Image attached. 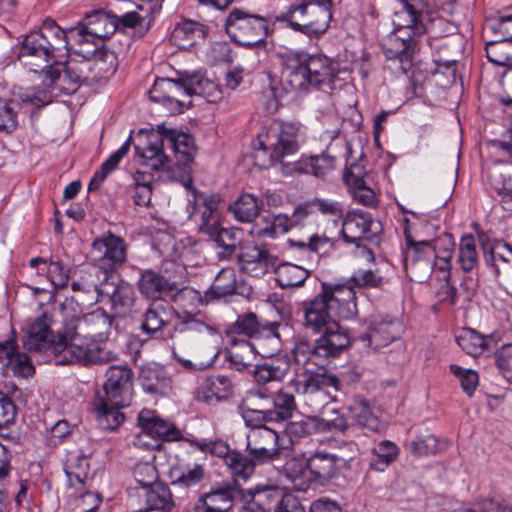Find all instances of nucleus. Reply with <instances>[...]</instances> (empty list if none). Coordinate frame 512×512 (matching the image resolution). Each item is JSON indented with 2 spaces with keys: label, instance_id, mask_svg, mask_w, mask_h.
<instances>
[{
  "label": "nucleus",
  "instance_id": "1",
  "mask_svg": "<svg viewBox=\"0 0 512 512\" xmlns=\"http://www.w3.org/2000/svg\"><path fill=\"white\" fill-rule=\"evenodd\" d=\"M304 326L314 333L336 335L343 338V346L349 348L351 336L339 324V319H348L356 312V295L352 286L322 283V289L313 299L303 303Z\"/></svg>",
  "mask_w": 512,
  "mask_h": 512
},
{
  "label": "nucleus",
  "instance_id": "2",
  "mask_svg": "<svg viewBox=\"0 0 512 512\" xmlns=\"http://www.w3.org/2000/svg\"><path fill=\"white\" fill-rule=\"evenodd\" d=\"M170 148L175 156L177 168L172 171L171 178L178 181L188 192H199L193 187V177L189 165L197 153L195 139L189 132L169 128L165 123L157 125L156 132L147 136L143 148L135 146L136 152L142 159V164L152 170H160L169 161L164 148Z\"/></svg>",
  "mask_w": 512,
  "mask_h": 512
},
{
  "label": "nucleus",
  "instance_id": "3",
  "mask_svg": "<svg viewBox=\"0 0 512 512\" xmlns=\"http://www.w3.org/2000/svg\"><path fill=\"white\" fill-rule=\"evenodd\" d=\"M402 8L394 14V30L383 48L388 69L407 74L413 67L416 37L428 32L425 0H397Z\"/></svg>",
  "mask_w": 512,
  "mask_h": 512
},
{
  "label": "nucleus",
  "instance_id": "4",
  "mask_svg": "<svg viewBox=\"0 0 512 512\" xmlns=\"http://www.w3.org/2000/svg\"><path fill=\"white\" fill-rule=\"evenodd\" d=\"M111 324V317L103 309L66 321L64 332L68 342V356L57 363L94 365L114 360L115 354L112 351L96 344L107 339Z\"/></svg>",
  "mask_w": 512,
  "mask_h": 512
},
{
  "label": "nucleus",
  "instance_id": "5",
  "mask_svg": "<svg viewBox=\"0 0 512 512\" xmlns=\"http://www.w3.org/2000/svg\"><path fill=\"white\" fill-rule=\"evenodd\" d=\"M67 42L64 29L51 17L37 31L23 35L17 45L16 59L29 72L55 79L58 59L64 57Z\"/></svg>",
  "mask_w": 512,
  "mask_h": 512
},
{
  "label": "nucleus",
  "instance_id": "6",
  "mask_svg": "<svg viewBox=\"0 0 512 512\" xmlns=\"http://www.w3.org/2000/svg\"><path fill=\"white\" fill-rule=\"evenodd\" d=\"M281 58L286 84L293 92L307 94L324 87L332 88L337 79V64L323 53L294 50Z\"/></svg>",
  "mask_w": 512,
  "mask_h": 512
},
{
  "label": "nucleus",
  "instance_id": "7",
  "mask_svg": "<svg viewBox=\"0 0 512 512\" xmlns=\"http://www.w3.org/2000/svg\"><path fill=\"white\" fill-rule=\"evenodd\" d=\"M301 127L299 122L273 121L257 135L254 148L267 155L271 165L281 163L283 175L310 174V156L303 154L297 161L281 162L285 156L298 151Z\"/></svg>",
  "mask_w": 512,
  "mask_h": 512
},
{
  "label": "nucleus",
  "instance_id": "8",
  "mask_svg": "<svg viewBox=\"0 0 512 512\" xmlns=\"http://www.w3.org/2000/svg\"><path fill=\"white\" fill-rule=\"evenodd\" d=\"M105 376L103 389L95 395L94 407L99 425L113 430L125 419L120 409L129 405L133 372L128 366L113 365Z\"/></svg>",
  "mask_w": 512,
  "mask_h": 512
},
{
  "label": "nucleus",
  "instance_id": "9",
  "mask_svg": "<svg viewBox=\"0 0 512 512\" xmlns=\"http://www.w3.org/2000/svg\"><path fill=\"white\" fill-rule=\"evenodd\" d=\"M269 24L266 17L234 8L225 19L224 29L233 43L251 49L266 45V38L273 31Z\"/></svg>",
  "mask_w": 512,
  "mask_h": 512
},
{
  "label": "nucleus",
  "instance_id": "10",
  "mask_svg": "<svg viewBox=\"0 0 512 512\" xmlns=\"http://www.w3.org/2000/svg\"><path fill=\"white\" fill-rule=\"evenodd\" d=\"M342 342L343 338L338 335L332 340L327 335H320L313 344L308 339L299 337L295 341L292 354L297 364H313L325 368L348 349Z\"/></svg>",
  "mask_w": 512,
  "mask_h": 512
},
{
  "label": "nucleus",
  "instance_id": "11",
  "mask_svg": "<svg viewBox=\"0 0 512 512\" xmlns=\"http://www.w3.org/2000/svg\"><path fill=\"white\" fill-rule=\"evenodd\" d=\"M340 380L334 374L309 373L294 380L296 393L302 397L304 404L312 411H319L333 399L329 388L340 389Z\"/></svg>",
  "mask_w": 512,
  "mask_h": 512
},
{
  "label": "nucleus",
  "instance_id": "12",
  "mask_svg": "<svg viewBox=\"0 0 512 512\" xmlns=\"http://www.w3.org/2000/svg\"><path fill=\"white\" fill-rule=\"evenodd\" d=\"M23 345L29 351H49L58 357L56 362L68 356V342L64 329L57 336L52 335L50 320L46 314L37 317L28 327Z\"/></svg>",
  "mask_w": 512,
  "mask_h": 512
},
{
  "label": "nucleus",
  "instance_id": "13",
  "mask_svg": "<svg viewBox=\"0 0 512 512\" xmlns=\"http://www.w3.org/2000/svg\"><path fill=\"white\" fill-rule=\"evenodd\" d=\"M407 249L404 255V267L411 280L422 282L432 272L435 263V251L431 240L416 239L408 227L404 229Z\"/></svg>",
  "mask_w": 512,
  "mask_h": 512
},
{
  "label": "nucleus",
  "instance_id": "14",
  "mask_svg": "<svg viewBox=\"0 0 512 512\" xmlns=\"http://www.w3.org/2000/svg\"><path fill=\"white\" fill-rule=\"evenodd\" d=\"M90 255L94 264L107 277L108 272L115 271L126 261V245L121 237L107 232L93 240Z\"/></svg>",
  "mask_w": 512,
  "mask_h": 512
},
{
  "label": "nucleus",
  "instance_id": "15",
  "mask_svg": "<svg viewBox=\"0 0 512 512\" xmlns=\"http://www.w3.org/2000/svg\"><path fill=\"white\" fill-rule=\"evenodd\" d=\"M58 63L60 65L57 67L55 79L43 77L42 82L48 88L69 95L75 93L83 84H92L90 68L85 61L78 62L63 57L58 59Z\"/></svg>",
  "mask_w": 512,
  "mask_h": 512
},
{
  "label": "nucleus",
  "instance_id": "16",
  "mask_svg": "<svg viewBox=\"0 0 512 512\" xmlns=\"http://www.w3.org/2000/svg\"><path fill=\"white\" fill-rule=\"evenodd\" d=\"M381 231V224L369 213L352 210L348 211L343 218L341 236L347 243L374 241Z\"/></svg>",
  "mask_w": 512,
  "mask_h": 512
},
{
  "label": "nucleus",
  "instance_id": "17",
  "mask_svg": "<svg viewBox=\"0 0 512 512\" xmlns=\"http://www.w3.org/2000/svg\"><path fill=\"white\" fill-rule=\"evenodd\" d=\"M218 337V330L214 326L191 313L179 316L171 334V339L178 344H204Z\"/></svg>",
  "mask_w": 512,
  "mask_h": 512
},
{
  "label": "nucleus",
  "instance_id": "18",
  "mask_svg": "<svg viewBox=\"0 0 512 512\" xmlns=\"http://www.w3.org/2000/svg\"><path fill=\"white\" fill-rule=\"evenodd\" d=\"M278 322L259 321L253 312H247L237 317L236 321L226 329L228 336L240 335L256 341L266 339L275 344L279 342Z\"/></svg>",
  "mask_w": 512,
  "mask_h": 512
},
{
  "label": "nucleus",
  "instance_id": "19",
  "mask_svg": "<svg viewBox=\"0 0 512 512\" xmlns=\"http://www.w3.org/2000/svg\"><path fill=\"white\" fill-rule=\"evenodd\" d=\"M97 301L110 305L115 316H125L135 299V292L129 283L119 281L118 283L107 277L99 283L97 288Z\"/></svg>",
  "mask_w": 512,
  "mask_h": 512
},
{
  "label": "nucleus",
  "instance_id": "20",
  "mask_svg": "<svg viewBox=\"0 0 512 512\" xmlns=\"http://www.w3.org/2000/svg\"><path fill=\"white\" fill-rule=\"evenodd\" d=\"M278 441L276 431L267 426H257L247 434L246 449L258 463H264L280 455Z\"/></svg>",
  "mask_w": 512,
  "mask_h": 512
},
{
  "label": "nucleus",
  "instance_id": "21",
  "mask_svg": "<svg viewBox=\"0 0 512 512\" xmlns=\"http://www.w3.org/2000/svg\"><path fill=\"white\" fill-rule=\"evenodd\" d=\"M220 203V194H191L187 209L191 218H200V232L212 233L215 225L219 224Z\"/></svg>",
  "mask_w": 512,
  "mask_h": 512
},
{
  "label": "nucleus",
  "instance_id": "22",
  "mask_svg": "<svg viewBox=\"0 0 512 512\" xmlns=\"http://www.w3.org/2000/svg\"><path fill=\"white\" fill-rule=\"evenodd\" d=\"M237 262L241 272L260 278L273 270L277 258L263 247L247 245L237 255Z\"/></svg>",
  "mask_w": 512,
  "mask_h": 512
},
{
  "label": "nucleus",
  "instance_id": "23",
  "mask_svg": "<svg viewBox=\"0 0 512 512\" xmlns=\"http://www.w3.org/2000/svg\"><path fill=\"white\" fill-rule=\"evenodd\" d=\"M347 460L342 456H333L331 452L326 450L314 451L307 458L311 481L321 485L328 483L338 475L341 466H344Z\"/></svg>",
  "mask_w": 512,
  "mask_h": 512
},
{
  "label": "nucleus",
  "instance_id": "24",
  "mask_svg": "<svg viewBox=\"0 0 512 512\" xmlns=\"http://www.w3.org/2000/svg\"><path fill=\"white\" fill-rule=\"evenodd\" d=\"M402 330V324L397 319L374 318L362 340L366 341L369 347L378 350L395 341L401 335Z\"/></svg>",
  "mask_w": 512,
  "mask_h": 512
},
{
  "label": "nucleus",
  "instance_id": "25",
  "mask_svg": "<svg viewBox=\"0 0 512 512\" xmlns=\"http://www.w3.org/2000/svg\"><path fill=\"white\" fill-rule=\"evenodd\" d=\"M64 41L67 42L64 57L72 53L82 57V61H91L105 46L104 40H98L74 27L64 29Z\"/></svg>",
  "mask_w": 512,
  "mask_h": 512
},
{
  "label": "nucleus",
  "instance_id": "26",
  "mask_svg": "<svg viewBox=\"0 0 512 512\" xmlns=\"http://www.w3.org/2000/svg\"><path fill=\"white\" fill-rule=\"evenodd\" d=\"M234 394L232 380L226 375L206 377L195 391V399L208 405L231 398Z\"/></svg>",
  "mask_w": 512,
  "mask_h": 512
},
{
  "label": "nucleus",
  "instance_id": "27",
  "mask_svg": "<svg viewBox=\"0 0 512 512\" xmlns=\"http://www.w3.org/2000/svg\"><path fill=\"white\" fill-rule=\"evenodd\" d=\"M239 494L236 485H223L217 489H213L199 497L194 504L196 512H227L234 502V498Z\"/></svg>",
  "mask_w": 512,
  "mask_h": 512
},
{
  "label": "nucleus",
  "instance_id": "28",
  "mask_svg": "<svg viewBox=\"0 0 512 512\" xmlns=\"http://www.w3.org/2000/svg\"><path fill=\"white\" fill-rule=\"evenodd\" d=\"M137 285L142 296L154 301L164 300L176 290L174 282L152 269L141 271Z\"/></svg>",
  "mask_w": 512,
  "mask_h": 512
},
{
  "label": "nucleus",
  "instance_id": "29",
  "mask_svg": "<svg viewBox=\"0 0 512 512\" xmlns=\"http://www.w3.org/2000/svg\"><path fill=\"white\" fill-rule=\"evenodd\" d=\"M138 422L142 431L154 438L163 441L186 439L173 423L158 417L150 410H142L138 415Z\"/></svg>",
  "mask_w": 512,
  "mask_h": 512
},
{
  "label": "nucleus",
  "instance_id": "30",
  "mask_svg": "<svg viewBox=\"0 0 512 512\" xmlns=\"http://www.w3.org/2000/svg\"><path fill=\"white\" fill-rule=\"evenodd\" d=\"M348 410L352 420L360 427L378 434L384 432L386 424L379 417V409L365 398L356 396Z\"/></svg>",
  "mask_w": 512,
  "mask_h": 512
},
{
  "label": "nucleus",
  "instance_id": "31",
  "mask_svg": "<svg viewBox=\"0 0 512 512\" xmlns=\"http://www.w3.org/2000/svg\"><path fill=\"white\" fill-rule=\"evenodd\" d=\"M114 21L113 14L107 13L104 9H95L87 12L74 28H78L98 40H105L116 32Z\"/></svg>",
  "mask_w": 512,
  "mask_h": 512
},
{
  "label": "nucleus",
  "instance_id": "32",
  "mask_svg": "<svg viewBox=\"0 0 512 512\" xmlns=\"http://www.w3.org/2000/svg\"><path fill=\"white\" fill-rule=\"evenodd\" d=\"M290 370V361L286 356L270 358L254 366L252 376L257 385L281 382Z\"/></svg>",
  "mask_w": 512,
  "mask_h": 512
},
{
  "label": "nucleus",
  "instance_id": "33",
  "mask_svg": "<svg viewBox=\"0 0 512 512\" xmlns=\"http://www.w3.org/2000/svg\"><path fill=\"white\" fill-rule=\"evenodd\" d=\"M89 66L92 83H100L111 78L118 69L117 54L106 45L98 51L91 61H85Z\"/></svg>",
  "mask_w": 512,
  "mask_h": 512
},
{
  "label": "nucleus",
  "instance_id": "34",
  "mask_svg": "<svg viewBox=\"0 0 512 512\" xmlns=\"http://www.w3.org/2000/svg\"><path fill=\"white\" fill-rule=\"evenodd\" d=\"M141 385L149 394L167 396L172 392V380L162 367H144L140 373Z\"/></svg>",
  "mask_w": 512,
  "mask_h": 512
},
{
  "label": "nucleus",
  "instance_id": "35",
  "mask_svg": "<svg viewBox=\"0 0 512 512\" xmlns=\"http://www.w3.org/2000/svg\"><path fill=\"white\" fill-rule=\"evenodd\" d=\"M320 213L323 216L340 219L343 217L344 206L338 201L315 197L296 206V216H304Z\"/></svg>",
  "mask_w": 512,
  "mask_h": 512
},
{
  "label": "nucleus",
  "instance_id": "36",
  "mask_svg": "<svg viewBox=\"0 0 512 512\" xmlns=\"http://www.w3.org/2000/svg\"><path fill=\"white\" fill-rule=\"evenodd\" d=\"M485 53L490 63L506 68L502 73V77L512 71V37L486 42Z\"/></svg>",
  "mask_w": 512,
  "mask_h": 512
},
{
  "label": "nucleus",
  "instance_id": "37",
  "mask_svg": "<svg viewBox=\"0 0 512 512\" xmlns=\"http://www.w3.org/2000/svg\"><path fill=\"white\" fill-rule=\"evenodd\" d=\"M312 3L317 5L316 10L313 13L316 15V19L309 21L308 23L301 24L299 33H302L308 37L319 36L324 34L330 25L332 19V6L333 0H310Z\"/></svg>",
  "mask_w": 512,
  "mask_h": 512
},
{
  "label": "nucleus",
  "instance_id": "38",
  "mask_svg": "<svg viewBox=\"0 0 512 512\" xmlns=\"http://www.w3.org/2000/svg\"><path fill=\"white\" fill-rule=\"evenodd\" d=\"M207 34V27L200 22L190 19H183L176 24L172 38L181 48L195 45L199 40H204Z\"/></svg>",
  "mask_w": 512,
  "mask_h": 512
},
{
  "label": "nucleus",
  "instance_id": "39",
  "mask_svg": "<svg viewBox=\"0 0 512 512\" xmlns=\"http://www.w3.org/2000/svg\"><path fill=\"white\" fill-rule=\"evenodd\" d=\"M262 206V199L254 194H241L236 201L229 205V211L237 221L250 223L259 216Z\"/></svg>",
  "mask_w": 512,
  "mask_h": 512
},
{
  "label": "nucleus",
  "instance_id": "40",
  "mask_svg": "<svg viewBox=\"0 0 512 512\" xmlns=\"http://www.w3.org/2000/svg\"><path fill=\"white\" fill-rule=\"evenodd\" d=\"M186 95H201L209 102L221 99L222 92L218 84L199 72L186 74Z\"/></svg>",
  "mask_w": 512,
  "mask_h": 512
},
{
  "label": "nucleus",
  "instance_id": "41",
  "mask_svg": "<svg viewBox=\"0 0 512 512\" xmlns=\"http://www.w3.org/2000/svg\"><path fill=\"white\" fill-rule=\"evenodd\" d=\"M130 138H128L116 151H114L94 172L88 184L87 192L98 190L106 178L117 169L120 161L128 153Z\"/></svg>",
  "mask_w": 512,
  "mask_h": 512
},
{
  "label": "nucleus",
  "instance_id": "42",
  "mask_svg": "<svg viewBox=\"0 0 512 512\" xmlns=\"http://www.w3.org/2000/svg\"><path fill=\"white\" fill-rule=\"evenodd\" d=\"M275 280L281 288L299 287L309 277V272L301 266L292 263H281L273 268Z\"/></svg>",
  "mask_w": 512,
  "mask_h": 512
},
{
  "label": "nucleus",
  "instance_id": "43",
  "mask_svg": "<svg viewBox=\"0 0 512 512\" xmlns=\"http://www.w3.org/2000/svg\"><path fill=\"white\" fill-rule=\"evenodd\" d=\"M283 472L287 479L291 481L293 487L299 491H305L312 482L307 458H290L284 464Z\"/></svg>",
  "mask_w": 512,
  "mask_h": 512
},
{
  "label": "nucleus",
  "instance_id": "44",
  "mask_svg": "<svg viewBox=\"0 0 512 512\" xmlns=\"http://www.w3.org/2000/svg\"><path fill=\"white\" fill-rule=\"evenodd\" d=\"M212 233H206L214 239L218 247L223 249L220 258L230 257L237 249L242 239V230L238 228H222L220 223L215 225Z\"/></svg>",
  "mask_w": 512,
  "mask_h": 512
},
{
  "label": "nucleus",
  "instance_id": "45",
  "mask_svg": "<svg viewBox=\"0 0 512 512\" xmlns=\"http://www.w3.org/2000/svg\"><path fill=\"white\" fill-rule=\"evenodd\" d=\"M255 354V345L249 341L241 340L239 342H233L232 347L227 352L226 359L233 369L242 372L252 365Z\"/></svg>",
  "mask_w": 512,
  "mask_h": 512
},
{
  "label": "nucleus",
  "instance_id": "46",
  "mask_svg": "<svg viewBox=\"0 0 512 512\" xmlns=\"http://www.w3.org/2000/svg\"><path fill=\"white\" fill-rule=\"evenodd\" d=\"M173 95H186V75L178 79L156 78L149 90V98L153 102Z\"/></svg>",
  "mask_w": 512,
  "mask_h": 512
},
{
  "label": "nucleus",
  "instance_id": "47",
  "mask_svg": "<svg viewBox=\"0 0 512 512\" xmlns=\"http://www.w3.org/2000/svg\"><path fill=\"white\" fill-rule=\"evenodd\" d=\"M169 324L168 307L163 304H151L142 316L141 330L154 335Z\"/></svg>",
  "mask_w": 512,
  "mask_h": 512
},
{
  "label": "nucleus",
  "instance_id": "48",
  "mask_svg": "<svg viewBox=\"0 0 512 512\" xmlns=\"http://www.w3.org/2000/svg\"><path fill=\"white\" fill-rule=\"evenodd\" d=\"M256 463H258L257 460L250 455L246 456L233 450L232 454L226 459L225 466L235 481H246L253 475Z\"/></svg>",
  "mask_w": 512,
  "mask_h": 512
},
{
  "label": "nucleus",
  "instance_id": "49",
  "mask_svg": "<svg viewBox=\"0 0 512 512\" xmlns=\"http://www.w3.org/2000/svg\"><path fill=\"white\" fill-rule=\"evenodd\" d=\"M139 497H144L148 505L146 509H161L168 511L173 506L172 494L169 488L161 482L138 492Z\"/></svg>",
  "mask_w": 512,
  "mask_h": 512
},
{
  "label": "nucleus",
  "instance_id": "50",
  "mask_svg": "<svg viewBox=\"0 0 512 512\" xmlns=\"http://www.w3.org/2000/svg\"><path fill=\"white\" fill-rule=\"evenodd\" d=\"M295 398L292 394L278 391L272 398V406L266 407L268 419L273 421H284L292 417L296 410Z\"/></svg>",
  "mask_w": 512,
  "mask_h": 512
},
{
  "label": "nucleus",
  "instance_id": "51",
  "mask_svg": "<svg viewBox=\"0 0 512 512\" xmlns=\"http://www.w3.org/2000/svg\"><path fill=\"white\" fill-rule=\"evenodd\" d=\"M398 455L397 445L392 441L383 440L372 449L370 468L375 471H384L397 459Z\"/></svg>",
  "mask_w": 512,
  "mask_h": 512
},
{
  "label": "nucleus",
  "instance_id": "52",
  "mask_svg": "<svg viewBox=\"0 0 512 512\" xmlns=\"http://www.w3.org/2000/svg\"><path fill=\"white\" fill-rule=\"evenodd\" d=\"M20 103L12 98L0 97V132L11 134L19 125Z\"/></svg>",
  "mask_w": 512,
  "mask_h": 512
},
{
  "label": "nucleus",
  "instance_id": "53",
  "mask_svg": "<svg viewBox=\"0 0 512 512\" xmlns=\"http://www.w3.org/2000/svg\"><path fill=\"white\" fill-rule=\"evenodd\" d=\"M428 44L431 48L435 49L436 52L433 54V64L434 68L431 69V73L435 74H443L447 76L455 77L457 60L442 57L440 52L443 49H446L448 45L443 43L441 40L435 38H428Z\"/></svg>",
  "mask_w": 512,
  "mask_h": 512
},
{
  "label": "nucleus",
  "instance_id": "54",
  "mask_svg": "<svg viewBox=\"0 0 512 512\" xmlns=\"http://www.w3.org/2000/svg\"><path fill=\"white\" fill-rule=\"evenodd\" d=\"M460 348L471 356H478L487 348L486 339L474 329H464L456 338Z\"/></svg>",
  "mask_w": 512,
  "mask_h": 512
},
{
  "label": "nucleus",
  "instance_id": "55",
  "mask_svg": "<svg viewBox=\"0 0 512 512\" xmlns=\"http://www.w3.org/2000/svg\"><path fill=\"white\" fill-rule=\"evenodd\" d=\"M458 262L465 272L472 271L478 264V254L475 238L472 234L461 237L459 244Z\"/></svg>",
  "mask_w": 512,
  "mask_h": 512
},
{
  "label": "nucleus",
  "instance_id": "56",
  "mask_svg": "<svg viewBox=\"0 0 512 512\" xmlns=\"http://www.w3.org/2000/svg\"><path fill=\"white\" fill-rule=\"evenodd\" d=\"M447 448L446 441H440L434 435L416 437L410 443V450L417 457L436 454Z\"/></svg>",
  "mask_w": 512,
  "mask_h": 512
},
{
  "label": "nucleus",
  "instance_id": "57",
  "mask_svg": "<svg viewBox=\"0 0 512 512\" xmlns=\"http://www.w3.org/2000/svg\"><path fill=\"white\" fill-rule=\"evenodd\" d=\"M237 281L233 268H223L215 277L211 286V294L217 298L231 295L236 291Z\"/></svg>",
  "mask_w": 512,
  "mask_h": 512
},
{
  "label": "nucleus",
  "instance_id": "58",
  "mask_svg": "<svg viewBox=\"0 0 512 512\" xmlns=\"http://www.w3.org/2000/svg\"><path fill=\"white\" fill-rule=\"evenodd\" d=\"M366 170L362 164L352 163L346 167L343 173V182L348 192L366 191L374 192L372 188L366 186L365 178Z\"/></svg>",
  "mask_w": 512,
  "mask_h": 512
},
{
  "label": "nucleus",
  "instance_id": "59",
  "mask_svg": "<svg viewBox=\"0 0 512 512\" xmlns=\"http://www.w3.org/2000/svg\"><path fill=\"white\" fill-rule=\"evenodd\" d=\"M304 216H296V208L291 216L278 214L273 217L271 225L264 229V234L272 238L289 232L292 228L301 224Z\"/></svg>",
  "mask_w": 512,
  "mask_h": 512
},
{
  "label": "nucleus",
  "instance_id": "60",
  "mask_svg": "<svg viewBox=\"0 0 512 512\" xmlns=\"http://www.w3.org/2000/svg\"><path fill=\"white\" fill-rule=\"evenodd\" d=\"M250 498L254 500L257 504H260L264 508L266 512L271 509L272 506L274 508L278 506L280 501L286 496L281 489L274 486H266L262 488H257L255 491H250Z\"/></svg>",
  "mask_w": 512,
  "mask_h": 512
},
{
  "label": "nucleus",
  "instance_id": "61",
  "mask_svg": "<svg viewBox=\"0 0 512 512\" xmlns=\"http://www.w3.org/2000/svg\"><path fill=\"white\" fill-rule=\"evenodd\" d=\"M477 236L483 247V250L485 252L489 251L494 260L500 259L503 262L512 261V245L499 240L491 243L488 236L484 232H479Z\"/></svg>",
  "mask_w": 512,
  "mask_h": 512
},
{
  "label": "nucleus",
  "instance_id": "62",
  "mask_svg": "<svg viewBox=\"0 0 512 512\" xmlns=\"http://www.w3.org/2000/svg\"><path fill=\"white\" fill-rule=\"evenodd\" d=\"M287 434L292 438H302L319 431V418L316 416L302 417L299 420L288 423Z\"/></svg>",
  "mask_w": 512,
  "mask_h": 512
},
{
  "label": "nucleus",
  "instance_id": "63",
  "mask_svg": "<svg viewBox=\"0 0 512 512\" xmlns=\"http://www.w3.org/2000/svg\"><path fill=\"white\" fill-rule=\"evenodd\" d=\"M454 245L453 237L448 233H445L432 241V246L435 251V259H438L443 263L440 266V269L445 270L450 268Z\"/></svg>",
  "mask_w": 512,
  "mask_h": 512
},
{
  "label": "nucleus",
  "instance_id": "64",
  "mask_svg": "<svg viewBox=\"0 0 512 512\" xmlns=\"http://www.w3.org/2000/svg\"><path fill=\"white\" fill-rule=\"evenodd\" d=\"M310 175L326 180L327 176L336 169V158L328 154L311 155Z\"/></svg>",
  "mask_w": 512,
  "mask_h": 512
}]
</instances>
